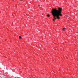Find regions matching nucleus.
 <instances>
[{"mask_svg":"<svg viewBox=\"0 0 78 78\" xmlns=\"http://www.w3.org/2000/svg\"><path fill=\"white\" fill-rule=\"evenodd\" d=\"M58 9L57 10L56 9H53L52 11H51V12L53 16V17L54 19H53V20L55 22V20H56V19H60V17L59 16H62V15L61 14V12H62V8L58 7Z\"/></svg>","mask_w":78,"mask_h":78,"instance_id":"obj_1","label":"nucleus"},{"mask_svg":"<svg viewBox=\"0 0 78 78\" xmlns=\"http://www.w3.org/2000/svg\"><path fill=\"white\" fill-rule=\"evenodd\" d=\"M66 17H69L70 15H66Z\"/></svg>","mask_w":78,"mask_h":78,"instance_id":"obj_2","label":"nucleus"},{"mask_svg":"<svg viewBox=\"0 0 78 78\" xmlns=\"http://www.w3.org/2000/svg\"><path fill=\"white\" fill-rule=\"evenodd\" d=\"M47 16H48V17H50V15L48 14L47 15Z\"/></svg>","mask_w":78,"mask_h":78,"instance_id":"obj_3","label":"nucleus"},{"mask_svg":"<svg viewBox=\"0 0 78 78\" xmlns=\"http://www.w3.org/2000/svg\"><path fill=\"white\" fill-rule=\"evenodd\" d=\"M19 39H22V37L21 36H19Z\"/></svg>","mask_w":78,"mask_h":78,"instance_id":"obj_4","label":"nucleus"},{"mask_svg":"<svg viewBox=\"0 0 78 78\" xmlns=\"http://www.w3.org/2000/svg\"><path fill=\"white\" fill-rule=\"evenodd\" d=\"M62 30H63V31H64V30H65V28H64Z\"/></svg>","mask_w":78,"mask_h":78,"instance_id":"obj_5","label":"nucleus"},{"mask_svg":"<svg viewBox=\"0 0 78 78\" xmlns=\"http://www.w3.org/2000/svg\"><path fill=\"white\" fill-rule=\"evenodd\" d=\"M38 6H40V5H38Z\"/></svg>","mask_w":78,"mask_h":78,"instance_id":"obj_6","label":"nucleus"}]
</instances>
